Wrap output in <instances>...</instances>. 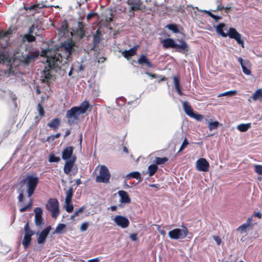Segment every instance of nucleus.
<instances>
[{"label": "nucleus", "mask_w": 262, "mask_h": 262, "mask_svg": "<svg viewBox=\"0 0 262 262\" xmlns=\"http://www.w3.org/2000/svg\"><path fill=\"white\" fill-rule=\"evenodd\" d=\"M48 47L41 52L40 55L47 58L48 67H45L41 73V77L44 82L50 83L53 80L54 75L52 69L61 68L62 57L60 52L66 51V40H62L60 45H54V41H49Z\"/></svg>", "instance_id": "obj_1"}, {"label": "nucleus", "mask_w": 262, "mask_h": 262, "mask_svg": "<svg viewBox=\"0 0 262 262\" xmlns=\"http://www.w3.org/2000/svg\"><path fill=\"white\" fill-rule=\"evenodd\" d=\"M74 147L67 146V174L75 175L78 171L77 165L75 164L77 157L73 154Z\"/></svg>", "instance_id": "obj_2"}, {"label": "nucleus", "mask_w": 262, "mask_h": 262, "mask_svg": "<svg viewBox=\"0 0 262 262\" xmlns=\"http://www.w3.org/2000/svg\"><path fill=\"white\" fill-rule=\"evenodd\" d=\"M180 45L177 44L172 38H167L162 41L163 46L164 48H177V51L181 52V50L188 51L189 47L187 43L183 40H179Z\"/></svg>", "instance_id": "obj_3"}, {"label": "nucleus", "mask_w": 262, "mask_h": 262, "mask_svg": "<svg viewBox=\"0 0 262 262\" xmlns=\"http://www.w3.org/2000/svg\"><path fill=\"white\" fill-rule=\"evenodd\" d=\"M26 180H28L27 192L28 197H31L34 193V191L38 183V179L32 176H28L26 179L20 181V183L22 185L25 183Z\"/></svg>", "instance_id": "obj_4"}, {"label": "nucleus", "mask_w": 262, "mask_h": 262, "mask_svg": "<svg viewBox=\"0 0 262 262\" xmlns=\"http://www.w3.org/2000/svg\"><path fill=\"white\" fill-rule=\"evenodd\" d=\"M46 209L51 213L53 218H56L59 214V203L57 199H49L46 205Z\"/></svg>", "instance_id": "obj_5"}, {"label": "nucleus", "mask_w": 262, "mask_h": 262, "mask_svg": "<svg viewBox=\"0 0 262 262\" xmlns=\"http://www.w3.org/2000/svg\"><path fill=\"white\" fill-rule=\"evenodd\" d=\"M25 235L22 241V244L25 249H27L31 244L32 236L34 234V232L30 227L29 222H27L24 228Z\"/></svg>", "instance_id": "obj_6"}, {"label": "nucleus", "mask_w": 262, "mask_h": 262, "mask_svg": "<svg viewBox=\"0 0 262 262\" xmlns=\"http://www.w3.org/2000/svg\"><path fill=\"white\" fill-rule=\"evenodd\" d=\"M188 233V230L186 227L182 229L176 228L168 232L169 237L172 239H183L186 237Z\"/></svg>", "instance_id": "obj_7"}, {"label": "nucleus", "mask_w": 262, "mask_h": 262, "mask_svg": "<svg viewBox=\"0 0 262 262\" xmlns=\"http://www.w3.org/2000/svg\"><path fill=\"white\" fill-rule=\"evenodd\" d=\"M110 177L111 174L107 167L105 165H102L100 167L99 175L96 178V181L98 183H107Z\"/></svg>", "instance_id": "obj_8"}, {"label": "nucleus", "mask_w": 262, "mask_h": 262, "mask_svg": "<svg viewBox=\"0 0 262 262\" xmlns=\"http://www.w3.org/2000/svg\"><path fill=\"white\" fill-rule=\"evenodd\" d=\"M81 115L78 110V107L74 106L67 112V118L70 124L76 123L79 119V115Z\"/></svg>", "instance_id": "obj_9"}, {"label": "nucleus", "mask_w": 262, "mask_h": 262, "mask_svg": "<svg viewBox=\"0 0 262 262\" xmlns=\"http://www.w3.org/2000/svg\"><path fill=\"white\" fill-rule=\"evenodd\" d=\"M229 36L231 39L235 40L238 44L244 48V41L242 39V35L234 28H230L228 32L227 33V36Z\"/></svg>", "instance_id": "obj_10"}, {"label": "nucleus", "mask_w": 262, "mask_h": 262, "mask_svg": "<svg viewBox=\"0 0 262 262\" xmlns=\"http://www.w3.org/2000/svg\"><path fill=\"white\" fill-rule=\"evenodd\" d=\"M79 49V45L72 39L68 40L67 41V53L68 55L67 56V60L68 59L69 57L76 53V51Z\"/></svg>", "instance_id": "obj_11"}, {"label": "nucleus", "mask_w": 262, "mask_h": 262, "mask_svg": "<svg viewBox=\"0 0 262 262\" xmlns=\"http://www.w3.org/2000/svg\"><path fill=\"white\" fill-rule=\"evenodd\" d=\"M84 27V25L82 22H78L77 26L75 29H73L72 32H71V35L79 37V39L83 38L85 34Z\"/></svg>", "instance_id": "obj_12"}, {"label": "nucleus", "mask_w": 262, "mask_h": 262, "mask_svg": "<svg viewBox=\"0 0 262 262\" xmlns=\"http://www.w3.org/2000/svg\"><path fill=\"white\" fill-rule=\"evenodd\" d=\"M113 221L115 224L122 228H126L129 225V221L127 217L124 216L118 215L115 216Z\"/></svg>", "instance_id": "obj_13"}, {"label": "nucleus", "mask_w": 262, "mask_h": 262, "mask_svg": "<svg viewBox=\"0 0 262 262\" xmlns=\"http://www.w3.org/2000/svg\"><path fill=\"white\" fill-rule=\"evenodd\" d=\"M238 61L241 65L243 73L247 75H251V63L250 61L248 59L243 60L241 57L238 58Z\"/></svg>", "instance_id": "obj_14"}, {"label": "nucleus", "mask_w": 262, "mask_h": 262, "mask_svg": "<svg viewBox=\"0 0 262 262\" xmlns=\"http://www.w3.org/2000/svg\"><path fill=\"white\" fill-rule=\"evenodd\" d=\"M196 167L199 171H208L209 167V164L205 158H201L196 162Z\"/></svg>", "instance_id": "obj_15"}, {"label": "nucleus", "mask_w": 262, "mask_h": 262, "mask_svg": "<svg viewBox=\"0 0 262 262\" xmlns=\"http://www.w3.org/2000/svg\"><path fill=\"white\" fill-rule=\"evenodd\" d=\"M35 223L36 226H40L43 224L42 217V210L40 207H36L34 209Z\"/></svg>", "instance_id": "obj_16"}, {"label": "nucleus", "mask_w": 262, "mask_h": 262, "mask_svg": "<svg viewBox=\"0 0 262 262\" xmlns=\"http://www.w3.org/2000/svg\"><path fill=\"white\" fill-rule=\"evenodd\" d=\"M51 228V227L50 226H48L40 233L38 237H37V243L39 244H43L45 243Z\"/></svg>", "instance_id": "obj_17"}, {"label": "nucleus", "mask_w": 262, "mask_h": 262, "mask_svg": "<svg viewBox=\"0 0 262 262\" xmlns=\"http://www.w3.org/2000/svg\"><path fill=\"white\" fill-rule=\"evenodd\" d=\"M127 3L130 6L129 12H133V11L139 10L140 9L141 3L140 0H128Z\"/></svg>", "instance_id": "obj_18"}, {"label": "nucleus", "mask_w": 262, "mask_h": 262, "mask_svg": "<svg viewBox=\"0 0 262 262\" xmlns=\"http://www.w3.org/2000/svg\"><path fill=\"white\" fill-rule=\"evenodd\" d=\"M139 48V45H136L128 50H125L122 52L121 54L125 58L129 59L130 57L133 56L136 54L137 50Z\"/></svg>", "instance_id": "obj_19"}, {"label": "nucleus", "mask_w": 262, "mask_h": 262, "mask_svg": "<svg viewBox=\"0 0 262 262\" xmlns=\"http://www.w3.org/2000/svg\"><path fill=\"white\" fill-rule=\"evenodd\" d=\"M38 57V54L37 53H33L29 54H27L26 56H23V59L22 62L26 64L33 62L35 59Z\"/></svg>", "instance_id": "obj_20"}, {"label": "nucleus", "mask_w": 262, "mask_h": 262, "mask_svg": "<svg viewBox=\"0 0 262 262\" xmlns=\"http://www.w3.org/2000/svg\"><path fill=\"white\" fill-rule=\"evenodd\" d=\"M118 194L120 197V201L122 203L129 204L130 203V199L127 192L123 190L118 191Z\"/></svg>", "instance_id": "obj_21"}, {"label": "nucleus", "mask_w": 262, "mask_h": 262, "mask_svg": "<svg viewBox=\"0 0 262 262\" xmlns=\"http://www.w3.org/2000/svg\"><path fill=\"white\" fill-rule=\"evenodd\" d=\"M34 25H32L29 29L28 34L24 35V38L26 39L28 42H31L35 41V36L33 35L34 34Z\"/></svg>", "instance_id": "obj_22"}, {"label": "nucleus", "mask_w": 262, "mask_h": 262, "mask_svg": "<svg viewBox=\"0 0 262 262\" xmlns=\"http://www.w3.org/2000/svg\"><path fill=\"white\" fill-rule=\"evenodd\" d=\"M137 62L140 65L146 64L147 68H152L153 67L151 62H150L147 57L143 54L140 56Z\"/></svg>", "instance_id": "obj_23"}, {"label": "nucleus", "mask_w": 262, "mask_h": 262, "mask_svg": "<svg viewBox=\"0 0 262 262\" xmlns=\"http://www.w3.org/2000/svg\"><path fill=\"white\" fill-rule=\"evenodd\" d=\"M90 105L89 102L84 100L83 101L79 106H77L78 107V110L79 111L81 114H84L89 109Z\"/></svg>", "instance_id": "obj_24"}, {"label": "nucleus", "mask_w": 262, "mask_h": 262, "mask_svg": "<svg viewBox=\"0 0 262 262\" xmlns=\"http://www.w3.org/2000/svg\"><path fill=\"white\" fill-rule=\"evenodd\" d=\"M60 124V120L58 118L52 119L48 124V126L53 128L54 130H56Z\"/></svg>", "instance_id": "obj_25"}, {"label": "nucleus", "mask_w": 262, "mask_h": 262, "mask_svg": "<svg viewBox=\"0 0 262 262\" xmlns=\"http://www.w3.org/2000/svg\"><path fill=\"white\" fill-rule=\"evenodd\" d=\"M35 25L34 34L35 36H40L42 34V32L43 29L42 28V25L40 22H36V24H34Z\"/></svg>", "instance_id": "obj_26"}, {"label": "nucleus", "mask_w": 262, "mask_h": 262, "mask_svg": "<svg viewBox=\"0 0 262 262\" xmlns=\"http://www.w3.org/2000/svg\"><path fill=\"white\" fill-rule=\"evenodd\" d=\"M183 107L185 113L190 117L194 113L193 109L187 101H184L183 103Z\"/></svg>", "instance_id": "obj_27"}, {"label": "nucleus", "mask_w": 262, "mask_h": 262, "mask_svg": "<svg viewBox=\"0 0 262 262\" xmlns=\"http://www.w3.org/2000/svg\"><path fill=\"white\" fill-rule=\"evenodd\" d=\"M126 178L127 179H130V178H135L136 179H139V182H141L142 180V179L141 177V174L140 172L138 171H134L128 173L126 176Z\"/></svg>", "instance_id": "obj_28"}, {"label": "nucleus", "mask_w": 262, "mask_h": 262, "mask_svg": "<svg viewBox=\"0 0 262 262\" xmlns=\"http://www.w3.org/2000/svg\"><path fill=\"white\" fill-rule=\"evenodd\" d=\"M251 126V123L241 124L237 126V128L242 132H245L247 131Z\"/></svg>", "instance_id": "obj_29"}, {"label": "nucleus", "mask_w": 262, "mask_h": 262, "mask_svg": "<svg viewBox=\"0 0 262 262\" xmlns=\"http://www.w3.org/2000/svg\"><path fill=\"white\" fill-rule=\"evenodd\" d=\"M225 27V24L221 23L216 27V30L217 32L221 35L223 37H227V33L224 32L223 29Z\"/></svg>", "instance_id": "obj_30"}, {"label": "nucleus", "mask_w": 262, "mask_h": 262, "mask_svg": "<svg viewBox=\"0 0 262 262\" xmlns=\"http://www.w3.org/2000/svg\"><path fill=\"white\" fill-rule=\"evenodd\" d=\"M66 35V20H64V24H62L61 29L58 30V36L59 40H61V38L65 37Z\"/></svg>", "instance_id": "obj_31"}, {"label": "nucleus", "mask_w": 262, "mask_h": 262, "mask_svg": "<svg viewBox=\"0 0 262 262\" xmlns=\"http://www.w3.org/2000/svg\"><path fill=\"white\" fill-rule=\"evenodd\" d=\"M158 167L156 164L150 165L148 167V174L150 177L152 176L157 171Z\"/></svg>", "instance_id": "obj_32"}, {"label": "nucleus", "mask_w": 262, "mask_h": 262, "mask_svg": "<svg viewBox=\"0 0 262 262\" xmlns=\"http://www.w3.org/2000/svg\"><path fill=\"white\" fill-rule=\"evenodd\" d=\"M168 161V159L167 157H156L154 162L156 164V165H162Z\"/></svg>", "instance_id": "obj_33"}, {"label": "nucleus", "mask_w": 262, "mask_h": 262, "mask_svg": "<svg viewBox=\"0 0 262 262\" xmlns=\"http://www.w3.org/2000/svg\"><path fill=\"white\" fill-rule=\"evenodd\" d=\"M166 28L171 31L173 33H178L180 31L178 29V26L176 24H170L166 26Z\"/></svg>", "instance_id": "obj_34"}, {"label": "nucleus", "mask_w": 262, "mask_h": 262, "mask_svg": "<svg viewBox=\"0 0 262 262\" xmlns=\"http://www.w3.org/2000/svg\"><path fill=\"white\" fill-rule=\"evenodd\" d=\"M12 33V31L10 29L6 31H0V40L1 39H6L8 38V35Z\"/></svg>", "instance_id": "obj_35"}, {"label": "nucleus", "mask_w": 262, "mask_h": 262, "mask_svg": "<svg viewBox=\"0 0 262 262\" xmlns=\"http://www.w3.org/2000/svg\"><path fill=\"white\" fill-rule=\"evenodd\" d=\"M260 97H261L262 98V89H259L257 90L255 93L253 94L251 98L254 100H257Z\"/></svg>", "instance_id": "obj_36"}, {"label": "nucleus", "mask_w": 262, "mask_h": 262, "mask_svg": "<svg viewBox=\"0 0 262 262\" xmlns=\"http://www.w3.org/2000/svg\"><path fill=\"white\" fill-rule=\"evenodd\" d=\"M236 93H237V91H227V92H226L225 93L220 94L218 95V97H222V96H232L236 95Z\"/></svg>", "instance_id": "obj_37"}, {"label": "nucleus", "mask_w": 262, "mask_h": 262, "mask_svg": "<svg viewBox=\"0 0 262 262\" xmlns=\"http://www.w3.org/2000/svg\"><path fill=\"white\" fill-rule=\"evenodd\" d=\"M42 7H40L39 4L32 5L28 8H26V10H34L35 13L39 12V10L41 9Z\"/></svg>", "instance_id": "obj_38"}, {"label": "nucleus", "mask_w": 262, "mask_h": 262, "mask_svg": "<svg viewBox=\"0 0 262 262\" xmlns=\"http://www.w3.org/2000/svg\"><path fill=\"white\" fill-rule=\"evenodd\" d=\"M219 125L218 121L209 122L208 124V127L210 130L216 129Z\"/></svg>", "instance_id": "obj_39"}, {"label": "nucleus", "mask_w": 262, "mask_h": 262, "mask_svg": "<svg viewBox=\"0 0 262 262\" xmlns=\"http://www.w3.org/2000/svg\"><path fill=\"white\" fill-rule=\"evenodd\" d=\"M37 111L40 116V117H42L45 116V112L43 107L40 103H38L37 105Z\"/></svg>", "instance_id": "obj_40"}, {"label": "nucleus", "mask_w": 262, "mask_h": 262, "mask_svg": "<svg viewBox=\"0 0 262 262\" xmlns=\"http://www.w3.org/2000/svg\"><path fill=\"white\" fill-rule=\"evenodd\" d=\"M189 144V142L187 139V138L185 137L184 138V140L178 151V152H180L181 151H182L183 150H184L187 146V145Z\"/></svg>", "instance_id": "obj_41"}, {"label": "nucleus", "mask_w": 262, "mask_h": 262, "mask_svg": "<svg viewBox=\"0 0 262 262\" xmlns=\"http://www.w3.org/2000/svg\"><path fill=\"white\" fill-rule=\"evenodd\" d=\"M60 159L58 157L55 156L54 155L52 154L50 156L49 161L50 162H58L60 161Z\"/></svg>", "instance_id": "obj_42"}, {"label": "nucleus", "mask_w": 262, "mask_h": 262, "mask_svg": "<svg viewBox=\"0 0 262 262\" xmlns=\"http://www.w3.org/2000/svg\"><path fill=\"white\" fill-rule=\"evenodd\" d=\"M254 170L259 175H262V165H254Z\"/></svg>", "instance_id": "obj_43"}, {"label": "nucleus", "mask_w": 262, "mask_h": 262, "mask_svg": "<svg viewBox=\"0 0 262 262\" xmlns=\"http://www.w3.org/2000/svg\"><path fill=\"white\" fill-rule=\"evenodd\" d=\"M65 227L66 225L63 224H60L56 227L55 232L57 233H61Z\"/></svg>", "instance_id": "obj_44"}, {"label": "nucleus", "mask_w": 262, "mask_h": 262, "mask_svg": "<svg viewBox=\"0 0 262 262\" xmlns=\"http://www.w3.org/2000/svg\"><path fill=\"white\" fill-rule=\"evenodd\" d=\"M190 117L194 118L197 121H201L204 118L203 115L199 114H195L194 113L192 114Z\"/></svg>", "instance_id": "obj_45"}, {"label": "nucleus", "mask_w": 262, "mask_h": 262, "mask_svg": "<svg viewBox=\"0 0 262 262\" xmlns=\"http://www.w3.org/2000/svg\"><path fill=\"white\" fill-rule=\"evenodd\" d=\"M173 82H174V84L176 89H179L181 88L179 78L177 77L174 76V77H173Z\"/></svg>", "instance_id": "obj_46"}, {"label": "nucleus", "mask_w": 262, "mask_h": 262, "mask_svg": "<svg viewBox=\"0 0 262 262\" xmlns=\"http://www.w3.org/2000/svg\"><path fill=\"white\" fill-rule=\"evenodd\" d=\"M83 209H84L83 207L80 208L78 210L75 211L74 214L71 216L70 219L71 220H74V218L76 217L78 215L79 213H82L83 212Z\"/></svg>", "instance_id": "obj_47"}, {"label": "nucleus", "mask_w": 262, "mask_h": 262, "mask_svg": "<svg viewBox=\"0 0 262 262\" xmlns=\"http://www.w3.org/2000/svg\"><path fill=\"white\" fill-rule=\"evenodd\" d=\"M89 226V224L88 222L83 223L80 228V230L81 231L83 232L86 231L88 229Z\"/></svg>", "instance_id": "obj_48"}, {"label": "nucleus", "mask_w": 262, "mask_h": 262, "mask_svg": "<svg viewBox=\"0 0 262 262\" xmlns=\"http://www.w3.org/2000/svg\"><path fill=\"white\" fill-rule=\"evenodd\" d=\"M248 224H244L240 226L238 228V230L239 231L241 232H243L246 230V229L248 227Z\"/></svg>", "instance_id": "obj_49"}, {"label": "nucleus", "mask_w": 262, "mask_h": 262, "mask_svg": "<svg viewBox=\"0 0 262 262\" xmlns=\"http://www.w3.org/2000/svg\"><path fill=\"white\" fill-rule=\"evenodd\" d=\"M97 15L96 13H90L86 16V19L89 21Z\"/></svg>", "instance_id": "obj_50"}, {"label": "nucleus", "mask_w": 262, "mask_h": 262, "mask_svg": "<svg viewBox=\"0 0 262 262\" xmlns=\"http://www.w3.org/2000/svg\"><path fill=\"white\" fill-rule=\"evenodd\" d=\"M74 207L73 205L71 204L70 205H67V212H72L73 210Z\"/></svg>", "instance_id": "obj_51"}, {"label": "nucleus", "mask_w": 262, "mask_h": 262, "mask_svg": "<svg viewBox=\"0 0 262 262\" xmlns=\"http://www.w3.org/2000/svg\"><path fill=\"white\" fill-rule=\"evenodd\" d=\"M213 239L216 242L218 245L221 244L222 241L220 237H219L218 236H214Z\"/></svg>", "instance_id": "obj_52"}, {"label": "nucleus", "mask_w": 262, "mask_h": 262, "mask_svg": "<svg viewBox=\"0 0 262 262\" xmlns=\"http://www.w3.org/2000/svg\"><path fill=\"white\" fill-rule=\"evenodd\" d=\"M73 194V189L72 187H70L68 191L67 192V195L72 197Z\"/></svg>", "instance_id": "obj_53"}, {"label": "nucleus", "mask_w": 262, "mask_h": 262, "mask_svg": "<svg viewBox=\"0 0 262 262\" xmlns=\"http://www.w3.org/2000/svg\"><path fill=\"white\" fill-rule=\"evenodd\" d=\"M100 42V38L98 36H95L94 37V43L95 46H96Z\"/></svg>", "instance_id": "obj_54"}, {"label": "nucleus", "mask_w": 262, "mask_h": 262, "mask_svg": "<svg viewBox=\"0 0 262 262\" xmlns=\"http://www.w3.org/2000/svg\"><path fill=\"white\" fill-rule=\"evenodd\" d=\"M6 59V56L3 52H0V63Z\"/></svg>", "instance_id": "obj_55"}, {"label": "nucleus", "mask_w": 262, "mask_h": 262, "mask_svg": "<svg viewBox=\"0 0 262 262\" xmlns=\"http://www.w3.org/2000/svg\"><path fill=\"white\" fill-rule=\"evenodd\" d=\"M130 238L133 241H136L137 240V234L133 233L130 235Z\"/></svg>", "instance_id": "obj_56"}, {"label": "nucleus", "mask_w": 262, "mask_h": 262, "mask_svg": "<svg viewBox=\"0 0 262 262\" xmlns=\"http://www.w3.org/2000/svg\"><path fill=\"white\" fill-rule=\"evenodd\" d=\"M29 209H30L26 205V206L20 208L19 209V211L20 212H24L29 210Z\"/></svg>", "instance_id": "obj_57"}, {"label": "nucleus", "mask_w": 262, "mask_h": 262, "mask_svg": "<svg viewBox=\"0 0 262 262\" xmlns=\"http://www.w3.org/2000/svg\"><path fill=\"white\" fill-rule=\"evenodd\" d=\"M72 198L71 196H69L68 195H67V205L68 206V205H70L71 203V201H72Z\"/></svg>", "instance_id": "obj_58"}, {"label": "nucleus", "mask_w": 262, "mask_h": 262, "mask_svg": "<svg viewBox=\"0 0 262 262\" xmlns=\"http://www.w3.org/2000/svg\"><path fill=\"white\" fill-rule=\"evenodd\" d=\"M54 140H55V138H54V135H52V136H49L47 138V141H48L49 142H50V141H53Z\"/></svg>", "instance_id": "obj_59"}, {"label": "nucleus", "mask_w": 262, "mask_h": 262, "mask_svg": "<svg viewBox=\"0 0 262 262\" xmlns=\"http://www.w3.org/2000/svg\"><path fill=\"white\" fill-rule=\"evenodd\" d=\"M23 198H24L23 193L22 192L20 193L18 196V199L19 202H22L23 201Z\"/></svg>", "instance_id": "obj_60"}, {"label": "nucleus", "mask_w": 262, "mask_h": 262, "mask_svg": "<svg viewBox=\"0 0 262 262\" xmlns=\"http://www.w3.org/2000/svg\"><path fill=\"white\" fill-rule=\"evenodd\" d=\"M224 9V7L222 6L221 4L220 3V4L217 5L216 9L215 10H214V11L222 10H223Z\"/></svg>", "instance_id": "obj_61"}, {"label": "nucleus", "mask_w": 262, "mask_h": 262, "mask_svg": "<svg viewBox=\"0 0 262 262\" xmlns=\"http://www.w3.org/2000/svg\"><path fill=\"white\" fill-rule=\"evenodd\" d=\"M99 258L98 257H97L96 258L90 259L88 260V262H99Z\"/></svg>", "instance_id": "obj_62"}, {"label": "nucleus", "mask_w": 262, "mask_h": 262, "mask_svg": "<svg viewBox=\"0 0 262 262\" xmlns=\"http://www.w3.org/2000/svg\"><path fill=\"white\" fill-rule=\"evenodd\" d=\"M254 215L255 217H257L260 219L261 217L262 214L259 212H257L255 213Z\"/></svg>", "instance_id": "obj_63"}, {"label": "nucleus", "mask_w": 262, "mask_h": 262, "mask_svg": "<svg viewBox=\"0 0 262 262\" xmlns=\"http://www.w3.org/2000/svg\"><path fill=\"white\" fill-rule=\"evenodd\" d=\"M62 158L66 160V148L63 149L62 152Z\"/></svg>", "instance_id": "obj_64"}]
</instances>
